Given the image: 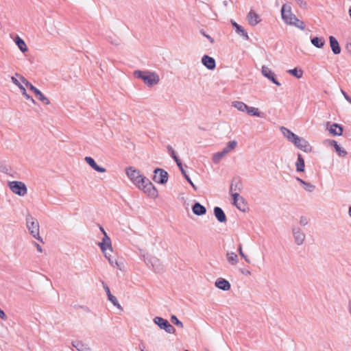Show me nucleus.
<instances>
[{
	"instance_id": "obj_1",
	"label": "nucleus",
	"mask_w": 351,
	"mask_h": 351,
	"mask_svg": "<svg viewBox=\"0 0 351 351\" xmlns=\"http://www.w3.org/2000/svg\"><path fill=\"white\" fill-rule=\"evenodd\" d=\"M134 75L135 77L140 78L147 84L148 86H153L155 84H157L160 78L158 75H157L154 72H145L142 71H135L134 72Z\"/></svg>"
},
{
	"instance_id": "obj_2",
	"label": "nucleus",
	"mask_w": 351,
	"mask_h": 351,
	"mask_svg": "<svg viewBox=\"0 0 351 351\" xmlns=\"http://www.w3.org/2000/svg\"><path fill=\"white\" fill-rule=\"evenodd\" d=\"M26 225L30 234L40 242H43V239L40 236L38 220L32 215H28L26 217Z\"/></svg>"
},
{
	"instance_id": "obj_3",
	"label": "nucleus",
	"mask_w": 351,
	"mask_h": 351,
	"mask_svg": "<svg viewBox=\"0 0 351 351\" xmlns=\"http://www.w3.org/2000/svg\"><path fill=\"white\" fill-rule=\"evenodd\" d=\"M141 181V183L137 186L138 189L143 190L145 194L152 198L158 197L157 189L148 178H142Z\"/></svg>"
},
{
	"instance_id": "obj_4",
	"label": "nucleus",
	"mask_w": 351,
	"mask_h": 351,
	"mask_svg": "<svg viewBox=\"0 0 351 351\" xmlns=\"http://www.w3.org/2000/svg\"><path fill=\"white\" fill-rule=\"evenodd\" d=\"M10 190L19 196H24L27 194V189L26 185L19 181H12L8 182Z\"/></svg>"
},
{
	"instance_id": "obj_5",
	"label": "nucleus",
	"mask_w": 351,
	"mask_h": 351,
	"mask_svg": "<svg viewBox=\"0 0 351 351\" xmlns=\"http://www.w3.org/2000/svg\"><path fill=\"white\" fill-rule=\"evenodd\" d=\"M21 79L25 86L35 94L38 100L45 104H49V100L36 87L32 85L23 77H21Z\"/></svg>"
},
{
	"instance_id": "obj_6",
	"label": "nucleus",
	"mask_w": 351,
	"mask_h": 351,
	"mask_svg": "<svg viewBox=\"0 0 351 351\" xmlns=\"http://www.w3.org/2000/svg\"><path fill=\"white\" fill-rule=\"evenodd\" d=\"M153 321L160 329L165 330L168 333L173 334L176 332L175 328L167 319L161 317H155Z\"/></svg>"
},
{
	"instance_id": "obj_7",
	"label": "nucleus",
	"mask_w": 351,
	"mask_h": 351,
	"mask_svg": "<svg viewBox=\"0 0 351 351\" xmlns=\"http://www.w3.org/2000/svg\"><path fill=\"white\" fill-rule=\"evenodd\" d=\"M126 174L130 180L137 186L141 183V180L145 178L140 173L138 169L132 167L126 169Z\"/></svg>"
},
{
	"instance_id": "obj_8",
	"label": "nucleus",
	"mask_w": 351,
	"mask_h": 351,
	"mask_svg": "<svg viewBox=\"0 0 351 351\" xmlns=\"http://www.w3.org/2000/svg\"><path fill=\"white\" fill-rule=\"evenodd\" d=\"M292 234L294 242L297 245H302L306 239V234L302 229L296 226H293L291 228Z\"/></svg>"
},
{
	"instance_id": "obj_9",
	"label": "nucleus",
	"mask_w": 351,
	"mask_h": 351,
	"mask_svg": "<svg viewBox=\"0 0 351 351\" xmlns=\"http://www.w3.org/2000/svg\"><path fill=\"white\" fill-rule=\"evenodd\" d=\"M153 180L158 184H164L167 182L168 180V173L162 169L156 168L154 171Z\"/></svg>"
},
{
	"instance_id": "obj_10",
	"label": "nucleus",
	"mask_w": 351,
	"mask_h": 351,
	"mask_svg": "<svg viewBox=\"0 0 351 351\" xmlns=\"http://www.w3.org/2000/svg\"><path fill=\"white\" fill-rule=\"evenodd\" d=\"M292 143L304 152H310L311 151V146L308 142L302 137L297 136Z\"/></svg>"
},
{
	"instance_id": "obj_11",
	"label": "nucleus",
	"mask_w": 351,
	"mask_h": 351,
	"mask_svg": "<svg viewBox=\"0 0 351 351\" xmlns=\"http://www.w3.org/2000/svg\"><path fill=\"white\" fill-rule=\"evenodd\" d=\"M99 245L101 248V250L104 254L105 257H108V252L107 250H110L112 251V244H111V240L110 238L108 236L106 232H104V237L103 238V240L101 243H99Z\"/></svg>"
},
{
	"instance_id": "obj_12",
	"label": "nucleus",
	"mask_w": 351,
	"mask_h": 351,
	"mask_svg": "<svg viewBox=\"0 0 351 351\" xmlns=\"http://www.w3.org/2000/svg\"><path fill=\"white\" fill-rule=\"evenodd\" d=\"M148 266H151L156 272H160L163 269L161 261L156 257L152 256L146 260Z\"/></svg>"
},
{
	"instance_id": "obj_13",
	"label": "nucleus",
	"mask_w": 351,
	"mask_h": 351,
	"mask_svg": "<svg viewBox=\"0 0 351 351\" xmlns=\"http://www.w3.org/2000/svg\"><path fill=\"white\" fill-rule=\"evenodd\" d=\"M261 72L263 76L268 78L276 85H281L280 83L276 80L275 73L269 67L263 66Z\"/></svg>"
},
{
	"instance_id": "obj_14",
	"label": "nucleus",
	"mask_w": 351,
	"mask_h": 351,
	"mask_svg": "<svg viewBox=\"0 0 351 351\" xmlns=\"http://www.w3.org/2000/svg\"><path fill=\"white\" fill-rule=\"evenodd\" d=\"M281 15L282 19L286 23L290 22V21L292 20V16H295L293 14L291 13V6L287 4H284L282 6Z\"/></svg>"
},
{
	"instance_id": "obj_15",
	"label": "nucleus",
	"mask_w": 351,
	"mask_h": 351,
	"mask_svg": "<svg viewBox=\"0 0 351 351\" xmlns=\"http://www.w3.org/2000/svg\"><path fill=\"white\" fill-rule=\"evenodd\" d=\"M101 284L103 285L104 289L105 290V291L106 293L108 300L110 301L114 306H116L117 308H118L120 310H123V308L121 307L120 304L118 302L117 298L111 293L108 286L104 281H101Z\"/></svg>"
},
{
	"instance_id": "obj_16",
	"label": "nucleus",
	"mask_w": 351,
	"mask_h": 351,
	"mask_svg": "<svg viewBox=\"0 0 351 351\" xmlns=\"http://www.w3.org/2000/svg\"><path fill=\"white\" fill-rule=\"evenodd\" d=\"M202 62L209 70H213L216 66V62L213 58L204 55L202 58Z\"/></svg>"
},
{
	"instance_id": "obj_17",
	"label": "nucleus",
	"mask_w": 351,
	"mask_h": 351,
	"mask_svg": "<svg viewBox=\"0 0 351 351\" xmlns=\"http://www.w3.org/2000/svg\"><path fill=\"white\" fill-rule=\"evenodd\" d=\"M84 160L95 171L99 173H104L106 171V169L102 167L99 166L93 158L86 156L85 157Z\"/></svg>"
},
{
	"instance_id": "obj_18",
	"label": "nucleus",
	"mask_w": 351,
	"mask_h": 351,
	"mask_svg": "<svg viewBox=\"0 0 351 351\" xmlns=\"http://www.w3.org/2000/svg\"><path fill=\"white\" fill-rule=\"evenodd\" d=\"M215 286L223 291H228L230 287V283L224 278H218L215 283Z\"/></svg>"
},
{
	"instance_id": "obj_19",
	"label": "nucleus",
	"mask_w": 351,
	"mask_h": 351,
	"mask_svg": "<svg viewBox=\"0 0 351 351\" xmlns=\"http://www.w3.org/2000/svg\"><path fill=\"white\" fill-rule=\"evenodd\" d=\"M330 46L334 54L337 55L341 53V47L337 40L332 36H329Z\"/></svg>"
},
{
	"instance_id": "obj_20",
	"label": "nucleus",
	"mask_w": 351,
	"mask_h": 351,
	"mask_svg": "<svg viewBox=\"0 0 351 351\" xmlns=\"http://www.w3.org/2000/svg\"><path fill=\"white\" fill-rule=\"evenodd\" d=\"M11 80L13 82V84L16 85L21 90L22 94L25 96V97L27 99L30 100L32 103L35 104V100L29 95L27 93L24 86L19 82V81L15 77H12Z\"/></svg>"
},
{
	"instance_id": "obj_21",
	"label": "nucleus",
	"mask_w": 351,
	"mask_h": 351,
	"mask_svg": "<svg viewBox=\"0 0 351 351\" xmlns=\"http://www.w3.org/2000/svg\"><path fill=\"white\" fill-rule=\"evenodd\" d=\"M231 24L233 26V27L235 29V31L237 34L242 36L244 39L248 40L249 36L247 35V33L246 31L243 28V27L238 23H237L234 21H231Z\"/></svg>"
},
{
	"instance_id": "obj_22",
	"label": "nucleus",
	"mask_w": 351,
	"mask_h": 351,
	"mask_svg": "<svg viewBox=\"0 0 351 351\" xmlns=\"http://www.w3.org/2000/svg\"><path fill=\"white\" fill-rule=\"evenodd\" d=\"M214 215L220 223H225L227 220L225 213L220 207L214 208Z\"/></svg>"
},
{
	"instance_id": "obj_23",
	"label": "nucleus",
	"mask_w": 351,
	"mask_h": 351,
	"mask_svg": "<svg viewBox=\"0 0 351 351\" xmlns=\"http://www.w3.org/2000/svg\"><path fill=\"white\" fill-rule=\"evenodd\" d=\"M193 213L198 216L203 215L206 213V208L199 202H195L192 206Z\"/></svg>"
},
{
	"instance_id": "obj_24",
	"label": "nucleus",
	"mask_w": 351,
	"mask_h": 351,
	"mask_svg": "<svg viewBox=\"0 0 351 351\" xmlns=\"http://www.w3.org/2000/svg\"><path fill=\"white\" fill-rule=\"evenodd\" d=\"M233 198V204L237 206L239 210L242 209V206L244 205V199L240 196L239 193H234L232 194Z\"/></svg>"
},
{
	"instance_id": "obj_25",
	"label": "nucleus",
	"mask_w": 351,
	"mask_h": 351,
	"mask_svg": "<svg viewBox=\"0 0 351 351\" xmlns=\"http://www.w3.org/2000/svg\"><path fill=\"white\" fill-rule=\"evenodd\" d=\"M247 17L249 24L251 25L252 26H255L260 21L259 16L253 10H250L249 12Z\"/></svg>"
},
{
	"instance_id": "obj_26",
	"label": "nucleus",
	"mask_w": 351,
	"mask_h": 351,
	"mask_svg": "<svg viewBox=\"0 0 351 351\" xmlns=\"http://www.w3.org/2000/svg\"><path fill=\"white\" fill-rule=\"evenodd\" d=\"M72 346L75 348L78 351H90V348L86 344L83 343L81 341H73L72 342Z\"/></svg>"
},
{
	"instance_id": "obj_27",
	"label": "nucleus",
	"mask_w": 351,
	"mask_h": 351,
	"mask_svg": "<svg viewBox=\"0 0 351 351\" xmlns=\"http://www.w3.org/2000/svg\"><path fill=\"white\" fill-rule=\"evenodd\" d=\"M330 145L335 149V151L338 153L339 156L345 157L347 156L348 153L347 152L340 147L339 145H338L337 142L335 140H331L330 141Z\"/></svg>"
},
{
	"instance_id": "obj_28",
	"label": "nucleus",
	"mask_w": 351,
	"mask_h": 351,
	"mask_svg": "<svg viewBox=\"0 0 351 351\" xmlns=\"http://www.w3.org/2000/svg\"><path fill=\"white\" fill-rule=\"evenodd\" d=\"M280 131L282 132L284 136L286 137L291 143L293 142V141L294 139H295V138L298 136L295 134H294L293 132H292L290 130L287 129V128H285L284 126H282L280 128Z\"/></svg>"
},
{
	"instance_id": "obj_29",
	"label": "nucleus",
	"mask_w": 351,
	"mask_h": 351,
	"mask_svg": "<svg viewBox=\"0 0 351 351\" xmlns=\"http://www.w3.org/2000/svg\"><path fill=\"white\" fill-rule=\"evenodd\" d=\"M330 133L333 136H341L343 132V128L337 123H333L330 125Z\"/></svg>"
},
{
	"instance_id": "obj_30",
	"label": "nucleus",
	"mask_w": 351,
	"mask_h": 351,
	"mask_svg": "<svg viewBox=\"0 0 351 351\" xmlns=\"http://www.w3.org/2000/svg\"><path fill=\"white\" fill-rule=\"evenodd\" d=\"M287 24L294 25L301 30H304L305 29L304 22L298 19L295 16H293L292 20H291L290 22L287 23Z\"/></svg>"
},
{
	"instance_id": "obj_31",
	"label": "nucleus",
	"mask_w": 351,
	"mask_h": 351,
	"mask_svg": "<svg viewBox=\"0 0 351 351\" xmlns=\"http://www.w3.org/2000/svg\"><path fill=\"white\" fill-rule=\"evenodd\" d=\"M14 41L18 47L19 48V49L22 52L25 53L28 50L27 45L25 44V41L19 36H16Z\"/></svg>"
},
{
	"instance_id": "obj_32",
	"label": "nucleus",
	"mask_w": 351,
	"mask_h": 351,
	"mask_svg": "<svg viewBox=\"0 0 351 351\" xmlns=\"http://www.w3.org/2000/svg\"><path fill=\"white\" fill-rule=\"evenodd\" d=\"M232 106L237 108L238 110L241 112H246V110L248 109V106L245 103L239 101H234L232 103Z\"/></svg>"
},
{
	"instance_id": "obj_33",
	"label": "nucleus",
	"mask_w": 351,
	"mask_h": 351,
	"mask_svg": "<svg viewBox=\"0 0 351 351\" xmlns=\"http://www.w3.org/2000/svg\"><path fill=\"white\" fill-rule=\"evenodd\" d=\"M226 258L228 262L232 265H236L239 261L238 256L232 252H227Z\"/></svg>"
},
{
	"instance_id": "obj_34",
	"label": "nucleus",
	"mask_w": 351,
	"mask_h": 351,
	"mask_svg": "<svg viewBox=\"0 0 351 351\" xmlns=\"http://www.w3.org/2000/svg\"><path fill=\"white\" fill-rule=\"evenodd\" d=\"M242 182L239 179L234 178L230 186V191H241L242 189Z\"/></svg>"
},
{
	"instance_id": "obj_35",
	"label": "nucleus",
	"mask_w": 351,
	"mask_h": 351,
	"mask_svg": "<svg viewBox=\"0 0 351 351\" xmlns=\"http://www.w3.org/2000/svg\"><path fill=\"white\" fill-rule=\"evenodd\" d=\"M246 112L251 116H256L258 117H263V113L260 112L258 108L254 107L248 106V109L246 110Z\"/></svg>"
},
{
	"instance_id": "obj_36",
	"label": "nucleus",
	"mask_w": 351,
	"mask_h": 351,
	"mask_svg": "<svg viewBox=\"0 0 351 351\" xmlns=\"http://www.w3.org/2000/svg\"><path fill=\"white\" fill-rule=\"evenodd\" d=\"M295 165L297 171L303 172L304 171V160L301 154H298Z\"/></svg>"
},
{
	"instance_id": "obj_37",
	"label": "nucleus",
	"mask_w": 351,
	"mask_h": 351,
	"mask_svg": "<svg viewBox=\"0 0 351 351\" xmlns=\"http://www.w3.org/2000/svg\"><path fill=\"white\" fill-rule=\"evenodd\" d=\"M311 42L317 48H322L325 44L324 39L319 37L311 38Z\"/></svg>"
},
{
	"instance_id": "obj_38",
	"label": "nucleus",
	"mask_w": 351,
	"mask_h": 351,
	"mask_svg": "<svg viewBox=\"0 0 351 351\" xmlns=\"http://www.w3.org/2000/svg\"><path fill=\"white\" fill-rule=\"evenodd\" d=\"M237 145V142L236 141H231L228 143L226 146L223 149V153L228 154L232 150H233Z\"/></svg>"
},
{
	"instance_id": "obj_39",
	"label": "nucleus",
	"mask_w": 351,
	"mask_h": 351,
	"mask_svg": "<svg viewBox=\"0 0 351 351\" xmlns=\"http://www.w3.org/2000/svg\"><path fill=\"white\" fill-rule=\"evenodd\" d=\"M167 149H168V152L169 153V154L171 155V156L172 157V158L175 160V162H176L178 167H180L181 166V161L179 159V158L176 156L173 149L172 148V147L171 145H168L167 146Z\"/></svg>"
},
{
	"instance_id": "obj_40",
	"label": "nucleus",
	"mask_w": 351,
	"mask_h": 351,
	"mask_svg": "<svg viewBox=\"0 0 351 351\" xmlns=\"http://www.w3.org/2000/svg\"><path fill=\"white\" fill-rule=\"evenodd\" d=\"M226 155V153H223V151L219 152L217 153H215L213 156V162L215 164H218L221 160Z\"/></svg>"
},
{
	"instance_id": "obj_41",
	"label": "nucleus",
	"mask_w": 351,
	"mask_h": 351,
	"mask_svg": "<svg viewBox=\"0 0 351 351\" xmlns=\"http://www.w3.org/2000/svg\"><path fill=\"white\" fill-rule=\"evenodd\" d=\"M182 174L183 175V176L185 178V179L187 180V182L192 186V187L193 189H195V190L197 189V187L195 186V185L193 184V182H192V180H191V178H189V176L187 175V173H186L185 170L183 168V165H182V163L181 162V166L180 167H178Z\"/></svg>"
},
{
	"instance_id": "obj_42",
	"label": "nucleus",
	"mask_w": 351,
	"mask_h": 351,
	"mask_svg": "<svg viewBox=\"0 0 351 351\" xmlns=\"http://www.w3.org/2000/svg\"><path fill=\"white\" fill-rule=\"evenodd\" d=\"M287 72L298 79L301 78L303 75V71L297 68L290 69Z\"/></svg>"
},
{
	"instance_id": "obj_43",
	"label": "nucleus",
	"mask_w": 351,
	"mask_h": 351,
	"mask_svg": "<svg viewBox=\"0 0 351 351\" xmlns=\"http://www.w3.org/2000/svg\"><path fill=\"white\" fill-rule=\"evenodd\" d=\"M108 260L109 263L114 267H117V269L121 270V267L120 264L118 263V261L116 259H113L110 257V255L108 254V257H106Z\"/></svg>"
},
{
	"instance_id": "obj_44",
	"label": "nucleus",
	"mask_w": 351,
	"mask_h": 351,
	"mask_svg": "<svg viewBox=\"0 0 351 351\" xmlns=\"http://www.w3.org/2000/svg\"><path fill=\"white\" fill-rule=\"evenodd\" d=\"M10 169V167L6 165V164L4 162L0 161V171L1 172L8 174V173H9Z\"/></svg>"
},
{
	"instance_id": "obj_45",
	"label": "nucleus",
	"mask_w": 351,
	"mask_h": 351,
	"mask_svg": "<svg viewBox=\"0 0 351 351\" xmlns=\"http://www.w3.org/2000/svg\"><path fill=\"white\" fill-rule=\"evenodd\" d=\"M171 321L172 322V323L173 324H175L180 328L184 327L182 322H180L176 315H172L171 317Z\"/></svg>"
},
{
	"instance_id": "obj_46",
	"label": "nucleus",
	"mask_w": 351,
	"mask_h": 351,
	"mask_svg": "<svg viewBox=\"0 0 351 351\" xmlns=\"http://www.w3.org/2000/svg\"><path fill=\"white\" fill-rule=\"evenodd\" d=\"M303 186H304V189L308 192H312L315 188V186L314 185L311 184L309 182H305V184H303Z\"/></svg>"
},
{
	"instance_id": "obj_47",
	"label": "nucleus",
	"mask_w": 351,
	"mask_h": 351,
	"mask_svg": "<svg viewBox=\"0 0 351 351\" xmlns=\"http://www.w3.org/2000/svg\"><path fill=\"white\" fill-rule=\"evenodd\" d=\"M308 221L306 217H304V216L300 217V221H299V223L300 226H305L308 224Z\"/></svg>"
},
{
	"instance_id": "obj_48",
	"label": "nucleus",
	"mask_w": 351,
	"mask_h": 351,
	"mask_svg": "<svg viewBox=\"0 0 351 351\" xmlns=\"http://www.w3.org/2000/svg\"><path fill=\"white\" fill-rule=\"evenodd\" d=\"M298 4L302 8H305L306 7V3L304 0H295Z\"/></svg>"
},
{
	"instance_id": "obj_49",
	"label": "nucleus",
	"mask_w": 351,
	"mask_h": 351,
	"mask_svg": "<svg viewBox=\"0 0 351 351\" xmlns=\"http://www.w3.org/2000/svg\"><path fill=\"white\" fill-rule=\"evenodd\" d=\"M238 251L239 252V254L240 256L243 258H245V254L243 253V250H242V245L240 244L239 245V247H238Z\"/></svg>"
},
{
	"instance_id": "obj_50",
	"label": "nucleus",
	"mask_w": 351,
	"mask_h": 351,
	"mask_svg": "<svg viewBox=\"0 0 351 351\" xmlns=\"http://www.w3.org/2000/svg\"><path fill=\"white\" fill-rule=\"evenodd\" d=\"M201 33L202 34V35H204L206 38H207L211 43H214V39L210 37L209 35H207L202 30L201 31Z\"/></svg>"
},
{
	"instance_id": "obj_51",
	"label": "nucleus",
	"mask_w": 351,
	"mask_h": 351,
	"mask_svg": "<svg viewBox=\"0 0 351 351\" xmlns=\"http://www.w3.org/2000/svg\"><path fill=\"white\" fill-rule=\"evenodd\" d=\"M0 318H1L3 320H5L7 319V315L4 313L3 310L0 308Z\"/></svg>"
},
{
	"instance_id": "obj_52",
	"label": "nucleus",
	"mask_w": 351,
	"mask_h": 351,
	"mask_svg": "<svg viewBox=\"0 0 351 351\" xmlns=\"http://www.w3.org/2000/svg\"><path fill=\"white\" fill-rule=\"evenodd\" d=\"M34 245H35V246L36 247L37 250H38L39 252H42L43 250H42L41 246H40L39 244H38L37 243H36V242H34Z\"/></svg>"
},
{
	"instance_id": "obj_53",
	"label": "nucleus",
	"mask_w": 351,
	"mask_h": 351,
	"mask_svg": "<svg viewBox=\"0 0 351 351\" xmlns=\"http://www.w3.org/2000/svg\"><path fill=\"white\" fill-rule=\"evenodd\" d=\"M296 180L298 182H299L302 186H303V184H305V181H304L303 180L300 179V178H297Z\"/></svg>"
},
{
	"instance_id": "obj_54",
	"label": "nucleus",
	"mask_w": 351,
	"mask_h": 351,
	"mask_svg": "<svg viewBox=\"0 0 351 351\" xmlns=\"http://www.w3.org/2000/svg\"><path fill=\"white\" fill-rule=\"evenodd\" d=\"M341 93L343 95L344 98H346V97L348 96V95L342 89L341 90Z\"/></svg>"
},
{
	"instance_id": "obj_55",
	"label": "nucleus",
	"mask_w": 351,
	"mask_h": 351,
	"mask_svg": "<svg viewBox=\"0 0 351 351\" xmlns=\"http://www.w3.org/2000/svg\"><path fill=\"white\" fill-rule=\"evenodd\" d=\"M241 272L243 274H246V275H250L251 273L250 271H244V270H241Z\"/></svg>"
},
{
	"instance_id": "obj_56",
	"label": "nucleus",
	"mask_w": 351,
	"mask_h": 351,
	"mask_svg": "<svg viewBox=\"0 0 351 351\" xmlns=\"http://www.w3.org/2000/svg\"><path fill=\"white\" fill-rule=\"evenodd\" d=\"M346 101H348L350 104H351V97L348 95L345 98Z\"/></svg>"
},
{
	"instance_id": "obj_57",
	"label": "nucleus",
	"mask_w": 351,
	"mask_h": 351,
	"mask_svg": "<svg viewBox=\"0 0 351 351\" xmlns=\"http://www.w3.org/2000/svg\"><path fill=\"white\" fill-rule=\"evenodd\" d=\"M139 347L141 351H145V346L143 345L140 344Z\"/></svg>"
},
{
	"instance_id": "obj_58",
	"label": "nucleus",
	"mask_w": 351,
	"mask_h": 351,
	"mask_svg": "<svg viewBox=\"0 0 351 351\" xmlns=\"http://www.w3.org/2000/svg\"><path fill=\"white\" fill-rule=\"evenodd\" d=\"M244 260H245L247 263H251L250 260L247 258V256L246 255H245V258H244Z\"/></svg>"
},
{
	"instance_id": "obj_59",
	"label": "nucleus",
	"mask_w": 351,
	"mask_h": 351,
	"mask_svg": "<svg viewBox=\"0 0 351 351\" xmlns=\"http://www.w3.org/2000/svg\"><path fill=\"white\" fill-rule=\"evenodd\" d=\"M99 229L103 232V234H104V232H105L104 229L103 228V227L102 226H99Z\"/></svg>"
},
{
	"instance_id": "obj_60",
	"label": "nucleus",
	"mask_w": 351,
	"mask_h": 351,
	"mask_svg": "<svg viewBox=\"0 0 351 351\" xmlns=\"http://www.w3.org/2000/svg\"><path fill=\"white\" fill-rule=\"evenodd\" d=\"M348 213H349L350 217H351V206L349 207Z\"/></svg>"
},
{
	"instance_id": "obj_61",
	"label": "nucleus",
	"mask_w": 351,
	"mask_h": 351,
	"mask_svg": "<svg viewBox=\"0 0 351 351\" xmlns=\"http://www.w3.org/2000/svg\"><path fill=\"white\" fill-rule=\"evenodd\" d=\"M223 3H224L225 5H227L228 1H224Z\"/></svg>"
},
{
	"instance_id": "obj_62",
	"label": "nucleus",
	"mask_w": 351,
	"mask_h": 351,
	"mask_svg": "<svg viewBox=\"0 0 351 351\" xmlns=\"http://www.w3.org/2000/svg\"><path fill=\"white\" fill-rule=\"evenodd\" d=\"M350 47H351V44H350Z\"/></svg>"
}]
</instances>
